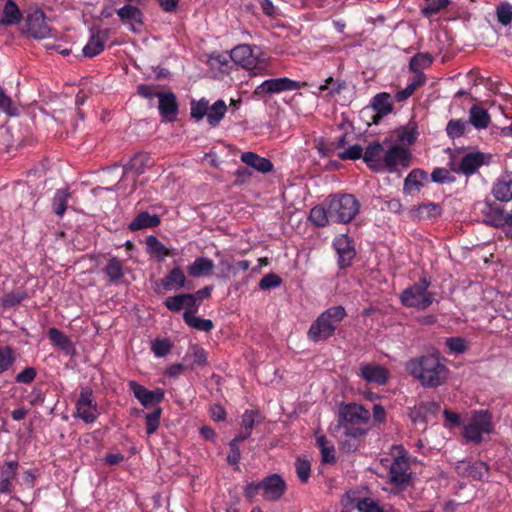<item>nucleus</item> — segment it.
Here are the masks:
<instances>
[{
	"instance_id": "obj_55",
	"label": "nucleus",
	"mask_w": 512,
	"mask_h": 512,
	"mask_svg": "<svg viewBox=\"0 0 512 512\" xmlns=\"http://www.w3.org/2000/svg\"><path fill=\"white\" fill-rule=\"evenodd\" d=\"M341 160H357L363 158V148L359 144L349 146L346 150L339 152Z\"/></svg>"
},
{
	"instance_id": "obj_24",
	"label": "nucleus",
	"mask_w": 512,
	"mask_h": 512,
	"mask_svg": "<svg viewBox=\"0 0 512 512\" xmlns=\"http://www.w3.org/2000/svg\"><path fill=\"white\" fill-rule=\"evenodd\" d=\"M485 157V154L482 152L467 153L462 157L456 171L465 175H472L485 163Z\"/></svg>"
},
{
	"instance_id": "obj_8",
	"label": "nucleus",
	"mask_w": 512,
	"mask_h": 512,
	"mask_svg": "<svg viewBox=\"0 0 512 512\" xmlns=\"http://www.w3.org/2000/svg\"><path fill=\"white\" fill-rule=\"evenodd\" d=\"M493 431L492 416L488 411H476L473 413L470 422L464 427L463 435L471 442L480 443L482 434H489Z\"/></svg>"
},
{
	"instance_id": "obj_62",
	"label": "nucleus",
	"mask_w": 512,
	"mask_h": 512,
	"mask_svg": "<svg viewBox=\"0 0 512 512\" xmlns=\"http://www.w3.org/2000/svg\"><path fill=\"white\" fill-rule=\"evenodd\" d=\"M37 371L33 367H26L23 371L17 374L15 380L18 383L29 384L34 381Z\"/></svg>"
},
{
	"instance_id": "obj_32",
	"label": "nucleus",
	"mask_w": 512,
	"mask_h": 512,
	"mask_svg": "<svg viewBox=\"0 0 512 512\" xmlns=\"http://www.w3.org/2000/svg\"><path fill=\"white\" fill-rule=\"evenodd\" d=\"M491 118L486 109L480 105H473L469 111L468 123L473 125L476 129H486L490 124Z\"/></svg>"
},
{
	"instance_id": "obj_27",
	"label": "nucleus",
	"mask_w": 512,
	"mask_h": 512,
	"mask_svg": "<svg viewBox=\"0 0 512 512\" xmlns=\"http://www.w3.org/2000/svg\"><path fill=\"white\" fill-rule=\"evenodd\" d=\"M241 161L247 166H250L256 171L264 174L271 172L274 167L273 163L269 159L261 157L250 151L241 154Z\"/></svg>"
},
{
	"instance_id": "obj_41",
	"label": "nucleus",
	"mask_w": 512,
	"mask_h": 512,
	"mask_svg": "<svg viewBox=\"0 0 512 512\" xmlns=\"http://www.w3.org/2000/svg\"><path fill=\"white\" fill-rule=\"evenodd\" d=\"M227 111L226 103L223 100L216 101L211 107H208L207 121L211 126H216L225 116Z\"/></svg>"
},
{
	"instance_id": "obj_35",
	"label": "nucleus",
	"mask_w": 512,
	"mask_h": 512,
	"mask_svg": "<svg viewBox=\"0 0 512 512\" xmlns=\"http://www.w3.org/2000/svg\"><path fill=\"white\" fill-rule=\"evenodd\" d=\"M442 213V208L437 203H425L419 205L412 211V216L415 219L426 220L436 218Z\"/></svg>"
},
{
	"instance_id": "obj_54",
	"label": "nucleus",
	"mask_w": 512,
	"mask_h": 512,
	"mask_svg": "<svg viewBox=\"0 0 512 512\" xmlns=\"http://www.w3.org/2000/svg\"><path fill=\"white\" fill-rule=\"evenodd\" d=\"M449 2V0H426V5L422 9V13L425 16L434 15L441 9L447 7Z\"/></svg>"
},
{
	"instance_id": "obj_31",
	"label": "nucleus",
	"mask_w": 512,
	"mask_h": 512,
	"mask_svg": "<svg viewBox=\"0 0 512 512\" xmlns=\"http://www.w3.org/2000/svg\"><path fill=\"white\" fill-rule=\"evenodd\" d=\"M160 224V218L157 214L151 215L147 211L140 212L133 221L130 222L128 228L131 231H138L145 228H153Z\"/></svg>"
},
{
	"instance_id": "obj_18",
	"label": "nucleus",
	"mask_w": 512,
	"mask_h": 512,
	"mask_svg": "<svg viewBox=\"0 0 512 512\" xmlns=\"http://www.w3.org/2000/svg\"><path fill=\"white\" fill-rule=\"evenodd\" d=\"M334 247L339 256L340 267L349 266L355 257L353 241L347 235H341L334 240Z\"/></svg>"
},
{
	"instance_id": "obj_45",
	"label": "nucleus",
	"mask_w": 512,
	"mask_h": 512,
	"mask_svg": "<svg viewBox=\"0 0 512 512\" xmlns=\"http://www.w3.org/2000/svg\"><path fill=\"white\" fill-rule=\"evenodd\" d=\"M467 128H469L468 121H464L462 119H451L447 123L446 132L451 139H455L461 137Z\"/></svg>"
},
{
	"instance_id": "obj_51",
	"label": "nucleus",
	"mask_w": 512,
	"mask_h": 512,
	"mask_svg": "<svg viewBox=\"0 0 512 512\" xmlns=\"http://www.w3.org/2000/svg\"><path fill=\"white\" fill-rule=\"evenodd\" d=\"M295 469L298 478L301 482L305 483L308 481L311 473V464L308 460L298 457L295 463Z\"/></svg>"
},
{
	"instance_id": "obj_56",
	"label": "nucleus",
	"mask_w": 512,
	"mask_h": 512,
	"mask_svg": "<svg viewBox=\"0 0 512 512\" xmlns=\"http://www.w3.org/2000/svg\"><path fill=\"white\" fill-rule=\"evenodd\" d=\"M282 283V279L275 273H268L259 282V287L262 290H269L271 288L279 287Z\"/></svg>"
},
{
	"instance_id": "obj_16",
	"label": "nucleus",
	"mask_w": 512,
	"mask_h": 512,
	"mask_svg": "<svg viewBox=\"0 0 512 512\" xmlns=\"http://www.w3.org/2000/svg\"><path fill=\"white\" fill-rule=\"evenodd\" d=\"M90 34V39L82 50L83 55L89 58L100 54L104 50L105 41L107 39V31L93 26L90 28Z\"/></svg>"
},
{
	"instance_id": "obj_46",
	"label": "nucleus",
	"mask_w": 512,
	"mask_h": 512,
	"mask_svg": "<svg viewBox=\"0 0 512 512\" xmlns=\"http://www.w3.org/2000/svg\"><path fill=\"white\" fill-rule=\"evenodd\" d=\"M432 57L427 53H418L410 60L409 67L413 72L422 73V70L430 66Z\"/></svg>"
},
{
	"instance_id": "obj_7",
	"label": "nucleus",
	"mask_w": 512,
	"mask_h": 512,
	"mask_svg": "<svg viewBox=\"0 0 512 512\" xmlns=\"http://www.w3.org/2000/svg\"><path fill=\"white\" fill-rule=\"evenodd\" d=\"M230 54L232 62L247 70H262L266 66L265 60L260 58L262 52L257 46L237 45L230 51Z\"/></svg>"
},
{
	"instance_id": "obj_43",
	"label": "nucleus",
	"mask_w": 512,
	"mask_h": 512,
	"mask_svg": "<svg viewBox=\"0 0 512 512\" xmlns=\"http://www.w3.org/2000/svg\"><path fill=\"white\" fill-rule=\"evenodd\" d=\"M117 15L120 17L121 20H129L137 24H142V17L143 13L142 11L131 4L124 5L120 9L117 10Z\"/></svg>"
},
{
	"instance_id": "obj_2",
	"label": "nucleus",
	"mask_w": 512,
	"mask_h": 512,
	"mask_svg": "<svg viewBox=\"0 0 512 512\" xmlns=\"http://www.w3.org/2000/svg\"><path fill=\"white\" fill-rule=\"evenodd\" d=\"M406 370L420 381L422 386L434 388L447 379L448 369L438 354H427L410 359Z\"/></svg>"
},
{
	"instance_id": "obj_26",
	"label": "nucleus",
	"mask_w": 512,
	"mask_h": 512,
	"mask_svg": "<svg viewBox=\"0 0 512 512\" xmlns=\"http://www.w3.org/2000/svg\"><path fill=\"white\" fill-rule=\"evenodd\" d=\"M492 194L496 200L508 202L512 200V172L502 175L494 184Z\"/></svg>"
},
{
	"instance_id": "obj_4",
	"label": "nucleus",
	"mask_w": 512,
	"mask_h": 512,
	"mask_svg": "<svg viewBox=\"0 0 512 512\" xmlns=\"http://www.w3.org/2000/svg\"><path fill=\"white\" fill-rule=\"evenodd\" d=\"M287 489L286 482L279 474H271L259 482L248 483L244 489L245 496L253 499L258 494L267 501H278Z\"/></svg>"
},
{
	"instance_id": "obj_25",
	"label": "nucleus",
	"mask_w": 512,
	"mask_h": 512,
	"mask_svg": "<svg viewBox=\"0 0 512 512\" xmlns=\"http://www.w3.org/2000/svg\"><path fill=\"white\" fill-rule=\"evenodd\" d=\"M481 211L483 213L484 223L494 227L505 225V212L495 203L485 202Z\"/></svg>"
},
{
	"instance_id": "obj_6",
	"label": "nucleus",
	"mask_w": 512,
	"mask_h": 512,
	"mask_svg": "<svg viewBox=\"0 0 512 512\" xmlns=\"http://www.w3.org/2000/svg\"><path fill=\"white\" fill-rule=\"evenodd\" d=\"M430 282L422 278L419 282L406 288L401 294L404 306L419 310L427 309L434 301V293L428 291Z\"/></svg>"
},
{
	"instance_id": "obj_37",
	"label": "nucleus",
	"mask_w": 512,
	"mask_h": 512,
	"mask_svg": "<svg viewBox=\"0 0 512 512\" xmlns=\"http://www.w3.org/2000/svg\"><path fill=\"white\" fill-rule=\"evenodd\" d=\"M49 339L53 342L54 345L59 347L66 354H72L74 351L73 344L71 340L59 329L50 328L48 331Z\"/></svg>"
},
{
	"instance_id": "obj_64",
	"label": "nucleus",
	"mask_w": 512,
	"mask_h": 512,
	"mask_svg": "<svg viewBox=\"0 0 512 512\" xmlns=\"http://www.w3.org/2000/svg\"><path fill=\"white\" fill-rule=\"evenodd\" d=\"M446 345L452 352L462 353L466 350L465 341L460 337L447 338Z\"/></svg>"
},
{
	"instance_id": "obj_1",
	"label": "nucleus",
	"mask_w": 512,
	"mask_h": 512,
	"mask_svg": "<svg viewBox=\"0 0 512 512\" xmlns=\"http://www.w3.org/2000/svg\"><path fill=\"white\" fill-rule=\"evenodd\" d=\"M360 207V202L352 194H331L310 210L309 220L317 227L330 223L348 224L358 215Z\"/></svg>"
},
{
	"instance_id": "obj_17",
	"label": "nucleus",
	"mask_w": 512,
	"mask_h": 512,
	"mask_svg": "<svg viewBox=\"0 0 512 512\" xmlns=\"http://www.w3.org/2000/svg\"><path fill=\"white\" fill-rule=\"evenodd\" d=\"M384 154L383 145L375 141L366 147L363 153V160L373 171H380L383 169Z\"/></svg>"
},
{
	"instance_id": "obj_57",
	"label": "nucleus",
	"mask_w": 512,
	"mask_h": 512,
	"mask_svg": "<svg viewBox=\"0 0 512 512\" xmlns=\"http://www.w3.org/2000/svg\"><path fill=\"white\" fill-rule=\"evenodd\" d=\"M171 347L168 339H156L152 344V351L157 357H164L170 352Z\"/></svg>"
},
{
	"instance_id": "obj_36",
	"label": "nucleus",
	"mask_w": 512,
	"mask_h": 512,
	"mask_svg": "<svg viewBox=\"0 0 512 512\" xmlns=\"http://www.w3.org/2000/svg\"><path fill=\"white\" fill-rule=\"evenodd\" d=\"M231 54L227 52H213L208 57V65L211 69H218L223 73H227L230 69Z\"/></svg>"
},
{
	"instance_id": "obj_61",
	"label": "nucleus",
	"mask_w": 512,
	"mask_h": 512,
	"mask_svg": "<svg viewBox=\"0 0 512 512\" xmlns=\"http://www.w3.org/2000/svg\"><path fill=\"white\" fill-rule=\"evenodd\" d=\"M488 469L489 468L486 463L478 461L469 466L468 474L476 479H482L484 474H487Z\"/></svg>"
},
{
	"instance_id": "obj_5",
	"label": "nucleus",
	"mask_w": 512,
	"mask_h": 512,
	"mask_svg": "<svg viewBox=\"0 0 512 512\" xmlns=\"http://www.w3.org/2000/svg\"><path fill=\"white\" fill-rule=\"evenodd\" d=\"M369 419V410L358 404H348L339 412V426L345 431L358 435L366 434Z\"/></svg>"
},
{
	"instance_id": "obj_63",
	"label": "nucleus",
	"mask_w": 512,
	"mask_h": 512,
	"mask_svg": "<svg viewBox=\"0 0 512 512\" xmlns=\"http://www.w3.org/2000/svg\"><path fill=\"white\" fill-rule=\"evenodd\" d=\"M432 181L436 183H447L453 181V178L450 176V172L444 168H436L431 173Z\"/></svg>"
},
{
	"instance_id": "obj_59",
	"label": "nucleus",
	"mask_w": 512,
	"mask_h": 512,
	"mask_svg": "<svg viewBox=\"0 0 512 512\" xmlns=\"http://www.w3.org/2000/svg\"><path fill=\"white\" fill-rule=\"evenodd\" d=\"M359 512H383V509L371 498H363L358 501Z\"/></svg>"
},
{
	"instance_id": "obj_23",
	"label": "nucleus",
	"mask_w": 512,
	"mask_h": 512,
	"mask_svg": "<svg viewBox=\"0 0 512 512\" xmlns=\"http://www.w3.org/2000/svg\"><path fill=\"white\" fill-rule=\"evenodd\" d=\"M19 468L18 461H6L0 474V494H10L13 491V480Z\"/></svg>"
},
{
	"instance_id": "obj_19",
	"label": "nucleus",
	"mask_w": 512,
	"mask_h": 512,
	"mask_svg": "<svg viewBox=\"0 0 512 512\" xmlns=\"http://www.w3.org/2000/svg\"><path fill=\"white\" fill-rule=\"evenodd\" d=\"M159 99L158 109L160 115L166 121H173L178 114V102L176 95L173 92L158 93Z\"/></svg>"
},
{
	"instance_id": "obj_12",
	"label": "nucleus",
	"mask_w": 512,
	"mask_h": 512,
	"mask_svg": "<svg viewBox=\"0 0 512 512\" xmlns=\"http://www.w3.org/2000/svg\"><path fill=\"white\" fill-rule=\"evenodd\" d=\"M411 163V153L400 145H392L385 151L383 168L394 172L398 166L408 168Z\"/></svg>"
},
{
	"instance_id": "obj_44",
	"label": "nucleus",
	"mask_w": 512,
	"mask_h": 512,
	"mask_svg": "<svg viewBox=\"0 0 512 512\" xmlns=\"http://www.w3.org/2000/svg\"><path fill=\"white\" fill-rule=\"evenodd\" d=\"M316 441L321 451L322 461L325 463H334L336 461L335 448L327 437L324 435L318 436Z\"/></svg>"
},
{
	"instance_id": "obj_40",
	"label": "nucleus",
	"mask_w": 512,
	"mask_h": 512,
	"mask_svg": "<svg viewBox=\"0 0 512 512\" xmlns=\"http://www.w3.org/2000/svg\"><path fill=\"white\" fill-rule=\"evenodd\" d=\"M103 271L109 278V281L111 283H115L119 281L124 275L123 262L120 259L113 257L109 259Z\"/></svg>"
},
{
	"instance_id": "obj_49",
	"label": "nucleus",
	"mask_w": 512,
	"mask_h": 512,
	"mask_svg": "<svg viewBox=\"0 0 512 512\" xmlns=\"http://www.w3.org/2000/svg\"><path fill=\"white\" fill-rule=\"evenodd\" d=\"M14 361L12 348L10 346L0 347V374L7 371Z\"/></svg>"
},
{
	"instance_id": "obj_50",
	"label": "nucleus",
	"mask_w": 512,
	"mask_h": 512,
	"mask_svg": "<svg viewBox=\"0 0 512 512\" xmlns=\"http://www.w3.org/2000/svg\"><path fill=\"white\" fill-rule=\"evenodd\" d=\"M497 20L504 26L512 21V5L508 2L501 3L496 9Z\"/></svg>"
},
{
	"instance_id": "obj_14",
	"label": "nucleus",
	"mask_w": 512,
	"mask_h": 512,
	"mask_svg": "<svg viewBox=\"0 0 512 512\" xmlns=\"http://www.w3.org/2000/svg\"><path fill=\"white\" fill-rule=\"evenodd\" d=\"M390 481L395 486H406L410 482L411 471L408 458L405 455L394 459L390 467Z\"/></svg>"
},
{
	"instance_id": "obj_22",
	"label": "nucleus",
	"mask_w": 512,
	"mask_h": 512,
	"mask_svg": "<svg viewBox=\"0 0 512 512\" xmlns=\"http://www.w3.org/2000/svg\"><path fill=\"white\" fill-rule=\"evenodd\" d=\"M370 106L374 111H376V115L373 116V122L375 124L379 123L384 116L393 111L391 96L386 92L376 94L372 98Z\"/></svg>"
},
{
	"instance_id": "obj_34",
	"label": "nucleus",
	"mask_w": 512,
	"mask_h": 512,
	"mask_svg": "<svg viewBox=\"0 0 512 512\" xmlns=\"http://www.w3.org/2000/svg\"><path fill=\"white\" fill-rule=\"evenodd\" d=\"M427 178V173L421 169H413L404 180L403 190L410 194L413 191H419L423 186V180Z\"/></svg>"
},
{
	"instance_id": "obj_13",
	"label": "nucleus",
	"mask_w": 512,
	"mask_h": 512,
	"mask_svg": "<svg viewBox=\"0 0 512 512\" xmlns=\"http://www.w3.org/2000/svg\"><path fill=\"white\" fill-rule=\"evenodd\" d=\"M129 386L133 391L134 396L146 408L157 406L163 401L165 396V391L162 388H157L151 391L135 381H131Z\"/></svg>"
},
{
	"instance_id": "obj_58",
	"label": "nucleus",
	"mask_w": 512,
	"mask_h": 512,
	"mask_svg": "<svg viewBox=\"0 0 512 512\" xmlns=\"http://www.w3.org/2000/svg\"><path fill=\"white\" fill-rule=\"evenodd\" d=\"M27 294L25 292H11L6 294L2 299V304L4 307H15L20 304L25 298Z\"/></svg>"
},
{
	"instance_id": "obj_30",
	"label": "nucleus",
	"mask_w": 512,
	"mask_h": 512,
	"mask_svg": "<svg viewBox=\"0 0 512 512\" xmlns=\"http://www.w3.org/2000/svg\"><path fill=\"white\" fill-rule=\"evenodd\" d=\"M186 284V277L180 267H175L160 280L164 290H179Z\"/></svg>"
},
{
	"instance_id": "obj_42",
	"label": "nucleus",
	"mask_w": 512,
	"mask_h": 512,
	"mask_svg": "<svg viewBox=\"0 0 512 512\" xmlns=\"http://www.w3.org/2000/svg\"><path fill=\"white\" fill-rule=\"evenodd\" d=\"M70 198V193L68 189H59L56 191L53 200L52 207L53 211L57 216L62 217L67 209L68 199Z\"/></svg>"
},
{
	"instance_id": "obj_38",
	"label": "nucleus",
	"mask_w": 512,
	"mask_h": 512,
	"mask_svg": "<svg viewBox=\"0 0 512 512\" xmlns=\"http://www.w3.org/2000/svg\"><path fill=\"white\" fill-rule=\"evenodd\" d=\"M183 319L187 325L199 331L209 332L214 327V324L210 319H202L197 317L191 310L184 312Z\"/></svg>"
},
{
	"instance_id": "obj_60",
	"label": "nucleus",
	"mask_w": 512,
	"mask_h": 512,
	"mask_svg": "<svg viewBox=\"0 0 512 512\" xmlns=\"http://www.w3.org/2000/svg\"><path fill=\"white\" fill-rule=\"evenodd\" d=\"M149 250L159 255H168V249L155 236H149L146 240Z\"/></svg>"
},
{
	"instance_id": "obj_10",
	"label": "nucleus",
	"mask_w": 512,
	"mask_h": 512,
	"mask_svg": "<svg viewBox=\"0 0 512 512\" xmlns=\"http://www.w3.org/2000/svg\"><path fill=\"white\" fill-rule=\"evenodd\" d=\"M306 85V82L294 81L287 77L268 79L255 88L254 95L257 97H266L284 91L297 90Z\"/></svg>"
},
{
	"instance_id": "obj_52",
	"label": "nucleus",
	"mask_w": 512,
	"mask_h": 512,
	"mask_svg": "<svg viewBox=\"0 0 512 512\" xmlns=\"http://www.w3.org/2000/svg\"><path fill=\"white\" fill-rule=\"evenodd\" d=\"M363 435H358L351 433L350 431H345L343 433V437L341 440V444L343 449H345L347 452L355 451L359 446V439Z\"/></svg>"
},
{
	"instance_id": "obj_28",
	"label": "nucleus",
	"mask_w": 512,
	"mask_h": 512,
	"mask_svg": "<svg viewBox=\"0 0 512 512\" xmlns=\"http://www.w3.org/2000/svg\"><path fill=\"white\" fill-rule=\"evenodd\" d=\"M165 307L173 312H179L182 309H187L195 307L194 297L190 294H178L175 296L167 297L164 300Z\"/></svg>"
},
{
	"instance_id": "obj_33",
	"label": "nucleus",
	"mask_w": 512,
	"mask_h": 512,
	"mask_svg": "<svg viewBox=\"0 0 512 512\" xmlns=\"http://www.w3.org/2000/svg\"><path fill=\"white\" fill-rule=\"evenodd\" d=\"M214 268V263L206 257H198L187 268L188 274L192 277H200L210 275Z\"/></svg>"
},
{
	"instance_id": "obj_15",
	"label": "nucleus",
	"mask_w": 512,
	"mask_h": 512,
	"mask_svg": "<svg viewBox=\"0 0 512 512\" xmlns=\"http://www.w3.org/2000/svg\"><path fill=\"white\" fill-rule=\"evenodd\" d=\"M359 375L369 383L385 385L389 379V371L376 363H363Z\"/></svg>"
},
{
	"instance_id": "obj_3",
	"label": "nucleus",
	"mask_w": 512,
	"mask_h": 512,
	"mask_svg": "<svg viewBox=\"0 0 512 512\" xmlns=\"http://www.w3.org/2000/svg\"><path fill=\"white\" fill-rule=\"evenodd\" d=\"M346 315V310L341 305L330 307L321 313L308 330L309 340L319 342L330 338Z\"/></svg>"
},
{
	"instance_id": "obj_9",
	"label": "nucleus",
	"mask_w": 512,
	"mask_h": 512,
	"mask_svg": "<svg viewBox=\"0 0 512 512\" xmlns=\"http://www.w3.org/2000/svg\"><path fill=\"white\" fill-rule=\"evenodd\" d=\"M23 31L35 39H45L51 34L44 12L36 7L25 11Z\"/></svg>"
},
{
	"instance_id": "obj_29",
	"label": "nucleus",
	"mask_w": 512,
	"mask_h": 512,
	"mask_svg": "<svg viewBox=\"0 0 512 512\" xmlns=\"http://www.w3.org/2000/svg\"><path fill=\"white\" fill-rule=\"evenodd\" d=\"M151 165V157L148 153L136 154L124 166V175L132 172L136 177L143 174L145 170Z\"/></svg>"
},
{
	"instance_id": "obj_48",
	"label": "nucleus",
	"mask_w": 512,
	"mask_h": 512,
	"mask_svg": "<svg viewBox=\"0 0 512 512\" xmlns=\"http://www.w3.org/2000/svg\"><path fill=\"white\" fill-rule=\"evenodd\" d=\"M188 358H192L193 364L197 366L203 367L207 364V353L202 347L198 345H193L189 348V351L185 355L184 360H187Z\"/></svg>"
},
{
	"instance_id": "obj_53",
	"label": "nucleus",
	"mask_w": 512,
	"mask_h": 512,
	"mask_svg": "<svg viewBox=\"0 0 512 512\" xmlns=\"http://www.w3.org/2000/svg\"><path fill=\"white\" fill-rule=\"evenodd\" d=\"M209 102L205 99L191 102V116L197 121L201 120L205 115L207 116Z\"/></svg>"
},
{
	"instance_id": "obj_21",
	"label": "nucleus",
	"mask_w": 512,
	"mask_h": 512,
	"mask_svg": "<svg viewBox=\"0 0 512 512\" xmlns=\"http://www.w3.org/2000/svg\"><path fill=\"white\" fill-rule=\"evenodd\" d=\"M439 410L440 405L436 402H422L411 409L409 416L415 423H426L435 417Z\"/></svg>"
},
{
	"instance_id": "obj_39",
	"label": "nucleus",
	"mask_w": 512,
	"mask_h": 512,
	"mask_svg": "<svg viewBox=\"0 0 512 512\" xmlns=\"http://www.w3.org/2000/svg\"><path fill=\"white\" fill-rule=\"evenodd\" d=\"M418 137L417 124L415 122H409L406 126L401 127L397 130V141L411 145Z\"/></svg>"
},
{
	"instance_id": "obj_11",
	"label": "nucleus",
	"mask_w": 512,
	"mask_h": 512,
	"mask_svg": "<svg viewBox=\"0 0 512 512\" xmlns=\"http://www.w3.org/2000/svg\"><path fill=\"white\" fill-rule=\"evenodd\" d=\"M75 416L82 419L85 423H93L98 417V405L93 396V391L89 387H84L80 391L76 402Z\"/></svg>"
},
{
	"instance_id": "obj_20",
	"label": "nucleus",
	"mask_w": 512,
	"mask_h": 512,
	"mask_svg": "<svg viewBox=\"0 0 512 512\" xmlns=\"http://www.w3.org/2000/svg\"><path fill=\"white\" fill-rule=\"evenodd\" d=\"M2 17L0 23L6 26L17 25L24 20L23 14L13 0H0Z\"/></svg>"
},
{
	"instance_id": "obj_47",
	"label": "nucleus",
	"mask_w": 512,
	"mask_h": 512,
	"mask_svg": "<svg viewBox=\"0 0 512 512\" xmlns=\"http://www.w3.org/2000/svg\"><path fill=\"white\" fill-rule=\"evenodd\" d=\"M162 414V409L160 407H155L154 410L145 415L146 419V433L148 435L154 434L160 425V418Z\"/></svg>"
}]
</instances>
